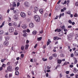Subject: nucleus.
Instances as JSON below:
<instances>
[{
	"label": "nucleus",
	"mask_w": 78,
	"mask_h": 78,
	"mask_svg": "<svg viewBox=\"0 0 78 78\" xmlns=\"http://www.w3.org/2000/svg\"><path fill=\"white\" fill-rule=\"evenodd\" d=\"M34 12L35 13H36V12L39 10V8L37 7V6L35 7L34 8Z\"/></svg>",
	"instance_id": "7"
},
{
	"label": "nucleus",
	"mask_w": 78,
	"mask_h": 78,
	"mask_svg": "<svg viewBox=\"0 0 78 78\" xmlns=\"http://www.w3.org/2000/svg\"><path fill=\"white\" fill-rule=\"evenodd\" d=\"M74 55L76 56H78V50H76L74 52Z\"/></svg>",
	"instance_id": "12"
},
{
	"label": "nucleus",
	"mask_w": 78,
	"mask_h": 78,
	"mask_svg": "<svg viewBox=\"0 0 78 78\" xmlns=\"http://www.w3.org/2000/svg\"><path fill=\"white\" fill-rule=\"evenodd\" d=\"M2 16L0 15V20H2Z\"/></svg>",
	"instance_id": "48"
},
{
	"label": "nucleus",
	"mask_w": 78,
	"mask_h": 78,
	"mask_svg": "<svg viewBox=\"0 0 78 78\" xmlns=\"http://www.w3.org/2000/svg\"><path fill=\"white\" fill-rule=\"evenodd\" d=\"M74 56V55L73 54H71V57H72V58L73 57V56Z\"/></svg>",
	"instance_id": "57"
},
{
	"label": "nucleus",
	"mask_w": 78,
	"mask_h": 78,
	"mask_svg": "<svg viewBox=\"0 0 78 78\" xmlns=\"http://www.w3.org/2000/svg\"><path fill=\"white\" fill-rule=\"evenodd\" d=\"M16 3L14 2L13 3V6H15V7H16Z\"/></svg>",
	"instance_id": "33"
},
{
	"label": "nucleus",
	"mask_w": 78,
	"mask_h": 78,
	"mask_svg": "<svg viewBox=\"0 0 78 78\" xmlns=\"http://www.w3.org/2000/svg\"><path fill=\"white\" fill-rule=\"evenodd\" d=\"M5 40H6V41H8V40H9V37H5Z\"/></svg>",
	"instance_id": "27"
},
{
	"label": "nucleus",
	"mask_w": 78,
	"mask_h": 78,
	"mask_svg": "<svg viewBox=\"0 0 78 78\" xmlns=\"http://www.w3.org/2000/svg\"><path fill=\"white\" fill-rule=\"evenodd\" d=\"M34 19L37 22H39L40 20V17L38 15H35L34 16Z\"/></svg>",
	"instance_id": "1"
},
{
	"label": "nucleus",
	"mask_w": 78,
	"mask_h": 78,
	"mask_svg": "<svg viewBox=\"0 0 78 78\" xmlns=\"http://www.w3.org/2000/svg\"><path fill=\"white\" fill-rule=\"evenodd\" d=\"M7 70L8 71H9V72H11V70H12V66H9L7 67Z\"/></svg>",
	"instance_id": "6"
},
{
	"label": "nucleus",
	"mask_w": 78,
	"mask_h": 78,
	"mask_svg": "<svg viewBox=\"0 0 78 78\" xmlns=\"http://www.w3.org/2000/svg\"><path fill=\"white\" fill-rule=\"evenodd\" d=\"M73 46L74 47H78V44L77 45V44H76L75 43H74L73 44Z\"/></svg>",
	"instance_id": "21"
},
{
	"label": "nucleus",
	"mask_w": 78,
	"mask_h": 78,
	"mask_svg": "<svg viewBox=\"0 0 78 78\" xmlns=\"http://www.w3.org/2000/svg\"><path fill=\"white\" fill-rule=\"evenodd\" d=\"M37 33V31L35 30H34L32 32L33 34H34V35H35V34H36Z\"/></svg>",
	"instance_id": "20"
},
{
	"label": "nucleus",
	"mask_w": 78,
	"mask_h": 78,
	"mask_svg": "<svg viewBox=\"0 0 78 78\" xmlns=\"http://www.w3.org/2000/svg\"><path fill=\"white\" fill-rule=\"evenodd\" d=\"M17 12V10H13V13L16 14Z\"/></svg>",
	"instance_id": "46"
},
{
	"label": "nucleus",
	"mask_w": 78,
	"mask_h": 78,
	"mask_svg": "<svg viewBox=\"0 0 78 78\" xmlns=\"http://www.w3.org/2000/svg\"><path fill=\"white\" fill-rule=\"evenodd\" d=\"M74 73H76L77 72V69L76 68H74Z\"/></svg>",
	"instance_id": "22"
},
{
	"label": "nucleus",
	"mask_w": 78,
	"mask_h": 78,
	"mask_svg": "<svg viewBox=\"0 0 78 78\" xmlns=\"http://www.w3.org/2000/svg\"><path fill=\"white\" fill-rule=\"evenodd\" d=\"M74 17H76L78 16V15L76 13H75L74 15Z\"/></svg>",
	"instance_id": "36"
},
{
	"label": "nucleus",
	"mask_w": 78,
	"mask_h": 78,
	"mask_svg": "<svg viewBox=\"0 0 78 78\" xmlns=\"http://www.w3.org/2000/svg\"><path fill=\"white\" fill-rule=\"evenodd\" d=\"M20 5V3H19V2H17V7H18Z\"/></svg>",
	"instance_id": "35"
},
{
	"label": "nucleus",
	"mask_w": 78,
	"mask_h": 78,
	"mask_svg": "<svg viewBox=\"0 0 78 78\" xmlns=\"http://www.w3.org/2000/svg\"><path fill=\"white\" fill-rule=\"evenodd\" d=\"M5 60H6V59L5 58L2 59H1V62H5Z\"/></svg>",
	"instance_id": "26"
},
{
	"label": "nucleus",
	"mask_w": 78,
	"mask_h": 78,
	"mask_svg": "<svg viewBox=\"0 0 78 78\" xmlns=\"http://www.w3.org/2000/svg\"><path fill=\"white\" fill-rule=\"evenodd\" d=\"M41 39H42V37H40L39 38H37V40L39 41H41Z\"/></svg>",
	"instance_id": "29"
},
{
	"label": "nucleus",
	"mask_w": 78,
	"mask_h": 78,
	"mask_svg": "<svg viewBox=\"0 0 78 78\" xmlns=\"http://www.w3.org/2000/svg\"><path fill=\"white\" fill-rule=\"evenodd\" d=\"M43 33V30L42 29L40 31V33L42 34Z\"/></svg>",
	"instance_id": "50"
},
{
	"label": "nucleus",
	"mask_w": 78,
	"mask_h": 78,
	"mask_svg": "<svg viewBox=\"0 0 78 78\" xmlns=\"http://www.w3.org/2000/svg\"><path fill=\"white\" fill-rule=\"evenodd\" d=\"M64 31H65V32H68V30H67V29L65 28V29H64Z\"/></svg>",
	"instance_id": "37"
},
{
	"label": "nucleus",
	"mask_w": 78,
	"mask_h": 78,
	"mask_svg": "<svg viewBox=\"0 0 78 78\" xmlns=\"http://www.w3.org/2000/svg\"><path fill=\"white\" fill-rule=\"evenodd\" d=\"M62 28V29H65V26H63L62 27H61Z\"/></svg>",
	"instance_id": "60"
},
{
	"label": "nucleus",
	"mask_w": 78,
	"mask_h": 78,
	"mask_svg": "<svg viewBox=\"0 0 78 78\" xmlns=\"http://www.w3.org/2000/svg\"><path fill=\"white\" fill-rule=\"evenodd\" d=\"M14 34H15V35H17L18 34V33L17 32H15L14 33Z\"/></svg>",
	"instance_id": "39"
},
{
	"label": "nucleus",
	"mask_w": 78,
	"mask_h": 78,
	"mask_svg": "<svg viewBox=\"0 0 78 78\" xmlns=\"http://www.w3.org/2000/svg\"><path fill=\"white\" fill-rule=\"evenodd\" d=\"M42 60L43 61H47V58L45 59V58H42Z\"/></svg>",
	"instance_id": "23"
},
{
	"label": "nucleus",
	"mask_w": 78,
	"mask_h": 78,
	"mask_svg": "<svg viewBox=\"0 0 78 78\" xmlns=\"http://www.w3.org/2000/svg\"><path fill=\"white\" fill-rule=\"evenodd\" d=\"M61 16H62V14L61 13L59 16V19H61Z\"/></svg>",
	"instance_id": "53"
},
{
	"label": "nucleus",
	"mask_w": 78,
	"mask_h": 78,
	"mask_svg": "<svg viewBox=\"0 0 78 78\" xmlns=\"http://www.w3.org/2000/svg\"><path fill=\"white\" fill-rule=\"evenodd\" d=\"M21 27L23 29H25L27 28V26L25 24H22Z\"/></svg>",
	"instance_id": "10"
},
{
	"label": "nucleus",
	"mask_w": 78,
	"mask_h": 78,
	"mask_svg": "<svg viewBox=\"0 0 78 78\" xmlns=\"http://www.w3.org/2000/svg\"><path fill=\"white\" fill-rule=\"evenodd\" d=\"M58 35L59 36H62L63 35V32H59Z\"/></svg>",
	"instance_id": "13"
},
{
	"label": "nucleus",
	"mask_w": 78,
	"mask_h": 78,
	"mask_svg": "<svg viewBox=\"0 0 78 78\" xmlns=\"http://www.w3.org/2000/svg\"><path fill=\"white\" fill-rule=\"evenodd\" d=\"M39 12L41 14H42L44 12V10L42 9H40L39 10Z\"/></svg>",
	"instance_id": "14"
},
{
	"label": "nucleus",
	"mask_w": 78,
	"mask_h": 78,
	"mask_svg": "<svg viewBox=\"0 0 78 78\" xmlns=\"http://www.w3.org/2000/svg\"><path fill=\"white\" fill-rule=\"evenodd\" d=\"M5 21H3V22H2V26H3L4 25H5Z\"/></svg>",
	"instance_id": "55"
},
{
	"label": "nucleus",
	"mask_w": 78,
	"mask_h": 78,
	"mask_svg": "<svg viewBox=\"0 0 78 78\" xmlns=\"http://www.w3.org/2000/svg\"><path fill=\"white\" fill-rule=\"evenodd\" d=\"M52 56H54V58H56L57 57V54L55 53L54 54H52Z\"/></svg>",
	"instance_id": "18"
},
{
	"label": "nucleus",
	"mask_w": 78,
	"mask_h": 78,
	"mask_svg": "<svg viewBox=\"0 0 78 78\" xmlns=\"http://www.w3.org/2000/svg\"><path fill=\"white\" fill-rule=\"evenodd\" d=\"M60 56H61V57H64V54H61L60 55Z\"/></svg>",
	"instance_id": "47"
},
{
	"label": "nucleus",
	"mask_w": 78,
	"mask_h": 78,
	"mask_svg": "<svg viewBox=\"0 0 78 78\" xmlns=\"http://www.w3.org/2000/svg\"><path fill=\"white\" fill-rule=\"evenodd\" d=\"M24 5L26 7H28L30 6V4L28 2H26L24 3Z\"/></svg>",
	"instance_id": "3"
},
{
	"label": "nucleus",
	"mask_w": 78,
	"mask_h": 78,
	"mask_svg": "<svg viewBox=\"0 0 78 78\" xmlns=\"http://www.w3.org/2000/svg\"><path fill=\"white\" fill-rule=\"evenodd\" d=\"M74 59L75 60V61H74V64H76V63L77 62V59H76V58H74Z\"/></svg>",
	"instance_id": "19"
},
{
	"label": "nucleus",
	"mask_w": 78,
	"mask_h": 78,
	"mask_svg": "<svg viewBox=\"0 0 78 78\" xmlns=\"http://www.w3.org/2000/svg\"><path fill=\"white\" fill-rule=\"evenodd\" d=\"M2 67L4 68H5L6 67V64L3 63L2 65Z\"/></svg>",
	"instance_id": "24"
},
{
	"label": "nucleus",
	"mask_w": 78,
	"mask_h": 78,
	"mask_svg": "<svg viewBox=\"0 0 78 78\" xmlns=\"http://www.w3.org/2000/svg\"><path fill=\"white\" fill-rule=\"evenodd\" d=\"M3 70V67L1 66L0 68V71H2Z\"/></svg>",
	"instance_id": "51"
},
{
	"label": "nucleus",
	"mask_w": 78,
	"mask_h": 78,
	"mask_svg": "<svg viewBox=\"0 0 78 78\" xmlns=\"http://www.w3.org/2000/svg\"><path fill=\"white\" fill-rule=\"evenodd\" d=\"M65 65H67V62H65V63H64L63 66H65Z\"/></svg>",
	"instance_id": "42"
},
{
	"label": "nucleus",
	"mask_w": 78,
	"mask_h": 78,
	"mask_svg": "<svg viewBox=\"0 0 78 78\" xmlns=\"http://www.w3.org/2000/svg\"><path fill=\"white\" fill-rule=\"evenodd\" d=\"M67 39L69 40V41H70L72 40V36L70 35H69L67 37Z\"/></svg>",
	"instance_id": "8"
},
{
	"label": "nucleus",
	"mask_w": 78,
	"mask_h": 78,
	"mask_svg": "<svg viewBox=\"0 0 78 78\" xmlns=\"http://www.w3.org/2000/svg\"><path fill=\"white\" fill-rule=\"evenodd\" d=\"M30 28H33L34 27V24L33 23H30L29 25Z\"/></svg>",
	"instance_id": "9"
},
{
	"label": "nucleus",
	"mask_w": 78,
	"mask_h": 78,
	"mask_svg": "<svg viewBox=\"0 0 78 78\" xmlns=\"http://www.w3.org/2000/svg\"><path fill=\"white\" fill-rule=\"evenodd\" d=\"M13 18L16 20H17V19H18V15H15L14 16H13Z\"/></svg>",
	"instance_id": "11"
},
{
	"label": "nucleus",
	"mask_w": 78,
	"mask_h": 78,
	"mask_svg": "<svg viewBox=\"0 0 78 78\" xmlns=\"http://www.w3.org/2000/svg\"><path fill=\"white\" fill-rule=\"evenodd\" d=\"M20 15L22 17H26V14L23 12H21L20 13Z\"/></svg>",
	"instance_id": "5"
},
{
	"label": "nucleus",
	"mask_w": 78,
	"mask_h": 78,
	"mask_svg": "<svg viewBox=\"0 0 78 78\" xmlns=\"http://www.w3.org/2000/svg\"><path fill=\"white\" fill-rule=\"evenodd\" d=\"M57 62L58 64H61V62H62V60L60 59L58 60Z\"/></svg>",
	"instance_id": "17"
},
{
	"label": "nucleus",
	"mask_w": 78,
	"mask_h": 78,
	"mask_svg": "<svg viewBox=\"0 0 78 78\" xmlns=\"http://www.w3.org/2000/svg\"><path fill=\"white\" fill-rule=\"evenodd\" d=\"M28 15H29V16H30V15H31V12L29 11L28 12Z\"/></svg>",
	"instance_id": "54"
},
{
	"label": "nucleus",
	"mask_w": 78,
	"mask_h": 78,
	"mask_svg": "<svg viewBox=\"0 0 78 78\" xmlns=\"http://www.w3.org/2000/svg\"><path fill=\"white\" fill-rule=\"evenodd\" d=\"M68 22L69 23H70V24H71L72 23V21L70 20H69L68 21Z\"/></svg>",
	"instance_id": "40"
},
{
	"label": "nucleus",
	"mask_w": 78,
	"mask_h": 78,
	"mask_svg": "<svg viewBox=\"0 0 78 78\" xmlns=\"http://www.w3.org/2000/svg\"><path fill=\"white\" fill-rule=\"evenodd\" d=\"M15 74L16 75H19V71H16L15 72Z\"/></svg>",
	"instance_id": "16"
},
{
	"label": "nucleus",
	"mask_w": 78,
	"mask_h": 78,
	"mask_svg": "<svg viewBox=\"0 0 78 78\" xmlns=\"http://www.w3.org/2000/svg\"><path fill=\"white\" fill-rule=\"evenodd\" d=\"M60 31H61V29H57V32H60Z\"/></svg>",
	"instance_id": "43"
},
{
	"label": "nucleus",
	"mask_w": 78,
	"mask_h": 78,
	"mask_svg": "<svg viewBox=\"0 0 78 78\" xmlns=\"http://www.w3.org/2000/svg\"><path fill=\"white\" fill-rule=\"evenodd\" d=\"M67 1H65L63 3V5H66V3Z\"/></svg>",
	"instance_id": "58"
},
{
	"label": "nucleus",
	"mask_w": 78,
	"mask_h": 78,
	"mask_svg": "<svg viewBox=\"0 0 78 78\" xmlns=\"http://www.w3.org/2000/svg\"><path fill=\"white\" fill-rule=\"evenodd\" d=\"M71 76H74V74L72 73L70 75Z\"/></svg>",
	"instance_id": "64"
},
{
	"label": "nucleus",
	"mask_w": 78,
	"mask_h": 78,
	"mask_svg": "<svg viewBox=\"0 0 78 78\" xmlns=\"http://www.w3.org/2000/svg\"><path fill=\"white\" fill-rule=\"evenodd\" d=\"M75 5L76 6H78V2H76L75 3Z\"/></svg>",
	"instance_id": "49"
},
{
	"label": "nucleus",
	"mask_w": 78,
	"mask_h": 78,
	"mask_svg": "<svg viewBox=\"0 0 78 78\" xmlns=\"http://www.w3.org/2000/svg\"><path fill=\"white\" fill-rule=\"evenodd\" d=\"M13 26H17V23H14L13 24Z\"/></svg>",
	"instance_id": "31"
},
{
	"label": "nucleus",
	"mask_w": 78,
	"mask_h": 78,
	"mask_svg": "<svg viewBox=\"0 0 78 78\" xmlns=\"http://www.w3.org/2000/svg\"><path fill=\"white\" fill-rule=\"evenodd\" d=\"M21 57L22 58H23V57H24V55L23 54H22L21 55Z\"/></svg>",
	"instance_id": "56"
},
{
	"label": "nucleus",
	"mask_w": 78,
	"mask_h": 78,
	"mask_svg": "<svg viewBox=\"0 0 78 78\" xmlns=\"http://www.w3.org/2000/svg\"><path fill=\"white\" fill-rule=\"evenodd\" d=\"M11 18L10 17H9L8 19V20L9 22H11Z\"/></svg>",
	"instance_id": "41"
},
{
	"label": "nucleus",
	"mask_w": 78,
	"mask_h": 78,
	"mask_svg": "<svg viewBox=\"0 0 78 78\" xmlns=\"http://www.w3.org/2000/svg\"><path fill=\"white\" fill-rule=\"evenodd\" d=\"M3 45L7 47L9 45V42L8 41H5L3 42Z\"/></svg>",
	"instance_id": "2"
},
{
	"label": "nucleus",
	"mask_w": 78,
	"mask_h": 78,
	"mask_svg": "<svg viewBox=\"0 0 78 78\" xmlns=\"http://www.w3.org/2000/svg\"><path fill=\"white\" fill-rule=\"evenodd\" d=\"M59 17V16H56L55 18L54 19L56 20V19H58V18Z\"/></svg>",
	"instance_id": "52"
},
{
	"label": "nucleus",
	"mask_w": 78,
	"mask_h": 78,
	"mask_svg": "<svg viewBox=\"0 0 78 78\" xmlns=\"http://www.w3.org/2000/svg\"><path fill=\"white\" fill-rule=\"evenodd\" d=\"M30 30H29V29H27V30H26V32H27V33H29L30 32Z\"/></svg>",
	"instance_id": "61"
},
{
	"label": "nucleus",
	"mask_w": 78,
	"mask_h": 78,
	"mask_svg": "<svg viewBox=\"0 0 78 78\" xmlns=\"http://www.w3.org/2000/svg\"><path fill=\"white\" fill-rule=\"evenodd\" d=\"M22 50L23 51L24 50V46H22L21 47Z\"/></svg>",
	"instance_id": "32"
},
{
	"label": "nucleus",
	"mask_w": 78,
	"mask_h": 78,
	"mask_svg": "<svg viewBox=\"0 0 78 78\" xmlns=\"http://www.w3.org/2000/svg\"><path fill=\"white\" fill-rule=\"evenodd\" d=\"M28 34H27V33H24L23 34V36L24 37H27V36Z\"/></svg>",
	"instance_id": "15"
},
{
	"label": "nucleus",
	"mask_w": 78,
	"mask_h": 78,
	"mask_svg": "<svg viewBox=\"0 0 78 78\" xmlns=\"http://www.w3.org/2000/svg\"><path fill=\"white\" fill-rule=\"evenodd\" d=\"M23 33H25L27 32V30H24L23 31Z\"/></svg>",
	"instance_id": "45"
},
{
	"label": "nucleus",
	"mask_w": 78,
	"mask_h": 78,
	"mask_svg": "<svg viewBox=\"0 0 78 78\" xmlns=\"http://www.w3.org/2000/svg\"><path fill=\"white\" fill-rule=\"evenodd\" d=\"M58 37H54V40H56V39H57V38Z\"/></svg>",
	"instance_id": "59"
},
{
	"label": "nucleus",
	"mask_w": 78,
	"mask_h": 78,
	"mask_svg": "<svg viewBox=\"0 0 78 78\" xmlns=\"http://www.w3.org/2000/svg\"><path fill=\"white\" fill-rule=\"evenodd\" d=\"M14 28L12 27H11L9 28V31L10 32V33H12V32H14Z\"/></svg>",
	"instance_id": "4"
},
{
	"label": "nucleus",
	"mask_w": 78,
	"mask_h": 78,
	"mask_svg": "<svg viewBox=\"0 0 78 78\" xmlns=\"http://www.w3.org/2000/svg\"><path fill=\"white\" fill-rule=\"evenodd\" d=\"M66 74H69V71H67L66 72Z\"/></svg>",
	"instance_id": "63"
},
{
	"label": "nucleus",
	"mask_w": 78,
	"mask_h": 78,
	"mask_svg": "<svg viewBox=\"0 0 78 78\" xmlns=\"http://www.w3.org/2000/svg\"><path fill=\"white\" fill-rule=\"evenodd\" d=\"M47 69H48V70H49V69H51V68L49 66H48Z\"/></svg>",
	"instance_id": "62"
},
{
	"label": "nucleus",
	"mask_w": 78,
	"mask_h": 78,
	"mask_svg": "<svg viewBox=\"0 0 78 78\" xmlns=\"http://www.w3.org/2000/svg\"><path fill=\"white\" fill-rule=\"evenodd\" d=\"M67 14H68L70 15L71 14V13L70 12V11H69L67 12Z\"/></svg>",
	"instance_id": "44"
},
{
	"label": "nucleus",
	"mask_w": 78,
	"mask_h": 78,
	"mask_svg": "<svg viewBox=\"0 0 78 78\" xmlns=\"http://www.w3.org/2000/svg\"><path fill=\"white\" fill-rule=\"evenodd\" d=\"M3 31L1 30L0 31V34H3Z\"/></svg>",
	"instance_id": "30"
},
{
	"label": "nucleus",
	"mask_w": 78,
	"mask_h": 78,
	"mask_svg": "<svg viewBox=\"0 0 78 78\" xmlns=\"http://www.w3.org/2000/svg\"><path fill=\"white\" fill-rule=\"evenodd\" d=\"M48 16V14H47V13H46L44 14V17H47Z\"/></svg>",
	"instance_id": "38"
},
{
	"label": "nucleus",
	"mask_w": 78,
	"mask_h": 78,
	"mask_svg": "<svg viewBox=\"0 0 78 78\" xmlns=\"http://www.w3.org/2000/svg\"><path fill=\"white\" fill-rule=\"evenodd\" d=\"M53 58V57L52 56H51L49 58V59L50 60H51Z\"/></svg>",
	"instance_id": "34"
},
{
	"label": "nucleus",
	"mask_w": 78,
	"mask_h": 78,
	"mask_svg": "<svg viewBox=\"0 0 78 78\" xmlns=\"http://www.w3.org/2000/svg\"><path fill=\"white\" fill-rule=\"evenodd\" d=\"M19 67L18 66L16 67L15 68V70H16V71H17V70H19Z\"/></svg>",
	"instance_id": "28"
},
{
	"label": "nucleus",
	"mask_w": 78,
	"mask_h": 78,
	"mask_svg": "<svg viewBox=\"0 0 78 78\" xmlns=\"http://www.w3.org/2000/svg\"><path fill=\"white\" fill-rule=\"evenodd\" d=\"M75 39L77 40V41H78V34H77L76 35Z\"/></svg>",
	"instance_id": "25"
}]
</instances>
